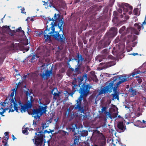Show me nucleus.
Wrapping results in <instances>:
<instances>
[{"instance_id":"48","label":"nucleus","mask_w":146,"mask_h":146,"mask_svg":"<svg viewBox=\"0 0 146 146\" xmlns=\"http://www.w3.org/2000/svg\"><path fill=\"white\" fill-rule=\"evenodd\" d=\"M108 49H105L102 50V52L103 54H106L108 53Z\"/></svg>"},{"instance_id":"1","label":"nucleus","mask_w":146,"mask_h":146,"mask_svg":"<svg viewBox=\"0 0 146 146\" xmlns=\"http://www.w3.org/2000/svg\"><path fill=\"white\" fill-rule=\"evenodd\" d=\"M48 22L46 23V28L44 32V37L46 41H50L51 36H52L55 40L61 43H64L66 40L64 34V31H55L54 26L50 25V31H49L50 28L48 27Z\"/></svg>"},{"instance_id":"53","label":"nucleus","mask_w":146,"mask_h":146,"mask_svg":"<svg viewBox=\"0 0 146 146\" xmlns=\"http://www.w3.org/2000/svg\"><path fill=\"white\" fill-rule=\"evenodd\" d=\"M24 44L25 45H27L28 44V40L27 39L25 40Z\"/></svg>"},{"instance_id":"31","label":"nucleus","mask_w":146,"mask_h":146,"mask_svg":"<svg viewBox=\"0 0 146 146\" xmlns=\"http://www.w3.org/2000/svg\"><path fill=\"white\" fill-rule=\"evenodd\" d=\"M134 125L137 127H141L142 124V122L139 120H138L135 122L134 123Z\"/></svg>"},{"instance_id":"29","label":"nucleus","mask_w":146,"mask_h":146,"mask_svg":"<svg viewBox=\"0 0 146 146\" xmlns=\"http://www.w3.org/2000/svg\"><path fill=\"white\" fill-rule=\"evenodd\" d=\"M81 65H76V68L75 69V72L78 74L80 73L81 71Z\"/></svg>"},{"instance_id":"44","label":"nucleus","mask_w":146,"mask_h":146,"mask_svg":"<svg viewBox=\"0 0 146 146\" xmlns=\"http://www.w3.org/2000/svg\"><path fill=\"white\" fill-rule=\"evenodd\" d=\"M36 32V36H39V37H40L41 35H42L43 33V31H41L40 32H39L38 31H37Z\"/></svg>"},{"instance_id":"57","label":"nucleus","mask_w":146,"mask_h":146,"mask_svg":"<svg viewBox=\"0 0 146 146\" xmlns=\"http://www.w3.org/2000/svg\"><path fill=\"white\" fill-rule=\"evenodd\" d=\"M137 36L135 35L133 37V40L132 41L133 42L134 41L137 39Z\"/></svg>"},{"instance_id":"4","label":"nucleus","mask_w":146,"mask_h":146,"mask_svg":"<svg viewBox=\"0 0 146 146\" xmlns=\"http://www.w3.org/2000/svg\"><path fill=\"white\" fill-rule=\"evenodd\" d=\"M92 86L89 84L83 82L80 88L79 93L80 95L79 98L83 99L86 98L90 93V90Z\"/></svg>"},{"instance_id":"17","label":"nucleus","mask_w":146,"mask_h":146,"mask_svg":"<svg viewBox=\"0 0 146 146\" xmlns=\"http://www.w3.org/2000/svg\"><path fill=\"white\" fill-rule=\"evenodd\" d=\"M16 32H20L21 33L22 35H24V31L22 30L21 27H19L16 30H11L10 29V33L11 36H13Z\"/></svg>"},{"instance_id":"60","label":"nucleus","mask_w":146,"mask_h":146,"mask_svg":"<svg viewBox=\"0 0 146 146\" xmlns=\"http://www.w3.org/2000/svg\"><path fill=\"white\" fill-rule=\"evenodd\" d=\"M21 82L20 81L17 83H17L16 84V85H17V88H18L19 87V85L21 84Z\"/></svg>"},{"instance_id":"39","label":"nucleus","mask_w":146,"mask_h":146,"mask_svg":"<svg viewBox=\"0 0 146 146\" xmlns=\"http://www.w3.org/2000/svg\"><path fill=\"white\" fill-rule=\"evenodd\" d=\"M75 71L74 69L73 68H72L70 66H69V69L68 70L67 72L68 73L71 74L73 71Z\"/></svg>"},{"instance_id":"18","label":"nucleus","mask_w":146,"mask_h":146,"mask_svg":"<svg viewBox=\"0 0 146 146\" xmlns=\"http://www.w3.org/2000/svg\"><path fill=\"white\" fill-rule=\"evenodd\" d=\"M4 136L3 137V143L4 146H8V142L9 138V132H6L4 133Z\"/></svg>"},{"instance_id":"8","label":"nucleus","mask_w":146,"mask_h":146,"mask_svg":"<svg viewBox=\"0 0 146 146\" xmlns=\"http://www.w3.org/2000/svg\"><path fill=\"white\" fill-rule=\"evenodd\" d=\"M87 79V74L86 73L84 74L82 76H80L79 79V81L80 82L79 84H76V80H74L72 82V83L73 86L72 87V90L74 91V92L77 91L79 93L80 88H81L80 85L82 84V82L84 80L85 82Z\"/></svg>"},{"instance_id":"56","label":"nucleus","mask_w":146,"mask_h":146,"mask_svg":"<svg viewBox=\"0 0 146 146\" xmlns=\"http://www.w3.org/2000/svg\"><path fill=\"white\" fill-rule=\"evenodd\" d=\"M116 48L115 47H114L113 48V50H112V53L114 55H115V52H116L115 50Z\"/></svg>"},{"instance_id":"49","label":"nucleus","mask_w":146,"mask_h":146,"mask_svg":"<svg viewBox=\"0 0 146 146\" xmlns=\"http://www.w3.org/2000/svg\"><path fill=\"white\" fill-rule=\"evenodd\" d=\"M146 25V22L145 21V19L143 22L142 23V24L141 23V25H142V29L144 28V25Z\"/></svg>"},{"instance_id":"14","label":"nucleus","mask_w":146,"mask_h":146,"mask_svg":"<svg viewBox=\"0 0 146 146\" xmlns=\"http://www.w3.org/2000/svg\"><path fill=\"white\" fill-rule=\"evenodd\" d=\"M130 29L127 28L126 29L125 26H123L119 31V33L121 34L123 36H125L127 34H129L130 31Z\"/></svg>"},{"instance_id":"11","label":"nucleus","mask_w":146,"mask_h":146,"mask_svg":"<svg viewBox=\"0 0 146 146\" xmlns=\"http://www.w3.org/2000/svg\"><path fill=\"white\" fill-rule=\"evenodd\" d=\"M14 91H13V92H12L10 95V97H11V104H12L13 103V104L14 105V110H12L11 109V106H12V104H11V105H10V112H13L14 111V110H16L17 112H18V107L17 106L18 105V104H17V102L16 101L15 96V97L14 99L15 100V101H14V100L13 99V96H14Z\"/></svg>"},{"instance_id":"40","label":"nucleus","mask_w":146,"mask_h":146,"mask_svg":"<svg viewBox=\"0 0 146 146\" xmlns=\"http://www.w3.org/2000/svg\"><path fill=\"white\" fill-rule=\"evenodd\" d=\"M32 101H31V102H29L27 104L25 105L27 109L31 108V107L32 106Z\"/></svg>"},{"instance_id":"51","label":"nucleus","mask_w":146,"mask_h":146,"mask_svg":"<svg viewBox=\"0 0 146 146\" xmlns=\"http://www.w3.org/2000/svg\"><path fill=\"white\" fill-rule=\"evenodd\" d=\"M108 58L111 59H112L113 60H114L115 59V58L114 57H113L112 55H109L108 56Z\"/></svg>"},{"instance_id":"12","label":"nucleus","mask_w":146,"mask_h":146,"mask_svg":"<svg viewBox=\"0 0 146 146\" xmlns=\"http://www.w3.org/2000/svg\"><path fill=\"white\" fill-rule=\"evenodd\" d=\"M74 143L75 145H78L80 144V140L81 139V136L80 133H75L73 136Z\"/></svg>"},{"instance_id":"30","label":"nucleus","mask_w":146,"mask_h":146,"mask_svg":"<svg viewBox=\"0 0 146 146\" xmlns=\"http://www.w3.org/2000/svg\"><path fill=\"white\" fill-rule=\"evenodd\" d=\"M75 128H77L76 125V124H73L71 126L69 127V129L70 131L72 132H75Z\"/></svg>"},{"instance_id":"61","label":"nucleus","mask_w":146,"mask_h":146,"mask_svg":"<svg viewBox=\"0 0 146 146\" xmlns=\"http://www.w3.org/2000/svg\"><path fill=\"white\" fill-rule=\"evenodd\" d=\"M123 9L121 8H120L119 9L118 11L120 13H122V12Z\"/></svg>"},{"instance_id":"24","label":"nucleus","mask_w":146,"mask_h":146,"mask_svg":"<svg viewBox=\"0 0 146 146\" xmlns=\"http://www.w3.org/2000/svg\"><path fill=\"white\" fill-rule=\"evenodd\" d=\"M7 100H6L4 102H1L0 104L1 106V108L4 110L5 108H8L9 104L7 102Z\"/></svg>"},{"instance_id":"19","label":"nucleus","mask_w":146,"mask_h":146,"mask_svg":"<svg viewBox=\"0 0 146 146\" xmlns=\"http://www.w3.org/2000/svg\"><path fill=\"white\" fill-rule=\"evenodd\" d=\"M118 5L119 7H123V6H125L127 8H128V11H132L133 9V7L127 3H119Z\"/></svg>"},{"instance_id":"2","label":"nucleus","mask_w":146,"mask_h":146,"mask_svg":"<svg viewBox=\"0 0 146 146\" xmlns=\"http://www.w3.org/2000/svg\"><path fill=\"white\" fill-rule=\"evenodd\" d=\"M127 77L125 75L115 76L113 81L110 82L108 86L101 89L99 92V95H101L108 92H111L113 89H117L121 83L129 80Z\"/></svg>"},{"instance_id":"43","label":"nucleus","mask_w":146,"mask_h":146,"mask_svg":"<svg viewBox=\"0 0 146 146\" xmlns=\"http://www.w3.org/2000/svg\"><path fill=\"white\" fill-rule=\"evenodd\" d=\"M61 133L63 136H65L66 135H68V133L67 132L65 131L64 130H62L61 131Z\"/></svg>"},{"instance_id":"38","label":"nucleus","mask_w":146,"mask_h":146,"mask_svg":"<svg viewBox=\"0 0 146 146\" xmlns=\"http://www.w3.org/2000/svg\"><path fill=\"white\" fill-rule=\"evenodd\" d=\"M103 113H104V114H105L106 115V116L108 115V117L110 118H111V119L112 118V116L111 115V114L110 112H108V111H106H106H104V112H103Z\"/></svg>"},{"instance_id":"35","label":"nucleus","mask_w":146,"mask_h":146,"mask_svg":"<svg viewBox=\"0 0 146 146\" xmlns=\"http://www.w3.org/2000/svg\"><path fill=\"white\" fill-rule=\"evenodd\" d=\"M77 57L78 59H79L81 60V62L83 61L84 60V58L82 57V56L79 53L77 54Z\"/></svg>"},{"instance_id":"16","label":"nucleus","mask_w":146,"mask_h":146,"mask_svg":"<svg viewBox=\"0 0 146 146\" xmlns=\"http://www.w3.org/2000/svg\"><path fill=\"white\" fill-rule=\"evenodd\" d=\"M17 104H18V105L17 106L18 107L17 112H18V110H20L22 113L23 111L24 112L26 111V109H27L26 106L25 105L24 106L23 105L21 102L20 100L18 102Z\"/></svg>"},{"instance_id":"55","label":"nucleus","mask_w":146,"mask_h":146,"mask_svg":"<svg viewBox=\"0 0 146 146\" xmlns=\"http://www.w3.org/2000/svg\"><path fill=\"white\" fill-rule=\"evenodd\" d=\"M15 76L17 80L19 79L20 77H21V76L20 75V74H18V75Z\"/></svg>"},{"instance_id":"13","label":"nucleus","mask_w":146,"mask_h":146,"mask_svg":"<svg viewBox=\"0 0 146 146\" xmlns=\"http://www.w3.org/2000/svg\"><path fill=\"white\" fill-rule=\"evenodd\" d=\"M117 131L119 132H123L126 129L125 124L122 121H119L117 123Z\"/></svg>"},{"instance_id":"52","label":"nucleus","mask_w":146,"mask_h":146,"mask_svg":"<svg viewBox=\"0 0 146 146\" xmlns=\"http://www.w3.org/2000/svg\"><path fill=\"white\" fill-rule=\"evenodd\" d=\"M50 133V132L48 131L47 130H43V131H42V134H43V135H44V136H45V135H44V134L46 133Z\"/></svg>"},{"instance_id":"47","label":"nucleus","mask_w":146,"mask_h":146,"mask_svg":"<svg viewBox=\"0 0 146 146\" xmlns=\"http://www.w3.org/2000/svg\"><path fill=\"white\" fill-rule=\"evenodd\" d=\"M107 109L106 107H103L101 110V112L102 113L104 112L105 111H106Z\"/></svg>"},{"instance_id":"36","label":"nucleus","mask_w":146,"mask_h":146,"mask_svg":"<svg viewBox=\"0 0 146 146\" xmlns=\"http://www.w3.org/2000/svg\"><path fill=\"white\" fill-rule=\"evenodd\" d=\"M22 132L23 134L27 135L28 133V130H29L28 127H26L22 128Z\"/></svg>"},{"instance_id":"3","label":"nucleus","mask_w":146,"mask_h":146,"mask_svg":"<svg viewBox=\"0 0 146 146\" xmlns=\"http://www.w3.org/2000/svg\"><path fill=\"white\" fill-rule=\"evenodd\" d=\"M117 33V29L116 27H111L106 33L103 39L99 42L98 48L100 49L107 47L110 44L113 38L116 35Z\"/></svg>"},{"instance_id":"26","label":"nucleus","mask_w":146,"mask_h":146,"mask_svg":"<svg viewBox=\"0 0 146 146\" xmlns=\"http://www.w3.org/2000/svg\"><path fill=\"white\" fill-rule=\"evenodd\" d=\"M113 15L114 17L112 20V21L115 23L118 21V18L117 17L118 13L117 11H114L113 12Z\"/></svg>"},{"instance_id":"37","label":"nucleus","mask_w":146,"mask_h":146,"mask_svg":"<svg viewBox=\"0 0 146 146\" xmlns=\"http://www.w3.org/2000/svg\"><path fill=\"white\" fill-rule=\"evenodd\" d=\"M141 72V71L137 70H135L132 73V75L133 76V77H134V76L136 75H137L138 74H139Z\"/></svg>"},{"instance_id":"64","label":"nucleus","mask_w":146,"mask_h":146,"mask_svg":"<svg viewBox=\"0 0 146 146\" xmlns=\"http://www.w3.org/2000/svg\"><path fill=\"white\" fill-rule=\"evenodd\" d=\"M39 101H38V103L40 104V105H45L44 104H43L42 103H41V100H42V99H40V98H39Z\"/></svg>"},{"instance_id":"62","label":"nucleus","mask_w":146,"mask_h":146,"mask_svg":"<svg viewBox=\"0 0 146 146\" xmlns=\"http://www.w3.org/2000/svg\"><path fill=\"white\" fill-rule=\"evenodd\" d=\"M48 20L49 21H52L53 22V23L54 22V20L52 18H51L48 17Z\"/></svg>"},{"instance_id":"32","label":"nucleus","mask_w":146,"mask_h":146,"mask_svg":"<svg viewBox=\"0 0 146 146\" xmlns=\"http://www.w3.org/2000/svg\"><path fill=\"white\" fill-rule=\"evenodd\" d=\"M88 134V131L87 130H83L81 131L80 135L81 137H86Z\"/></svg>"},{"instance_id":"25","label":"nucleus","mask_w":146,"mask_h":146,"mask_svg":"<svg viewBox=\"0 0 146 146\" xmlns=\"http://www.w3.org/2000/svg\"><path fill=\"white\" fill-rule=\"evenodd\" d=\"M41 127L40 128H39L38 129V130H40L38 132H41L42 133V131H43V130L44 128H46L48 127V126L46 125V122H44V123H42L41 124Z\"/></svg>"},{"instance_id":"58","label":"nucleus","mask_w":146,"mask_h":146,"mask_svg":"<svg viewBox=\"0 0 146 146\" xmlns=\"http://www.w3.org/2000/svg\"><path fill=\"white\" fill-rule=\"evenodd\" d=\"M118 115V112H117L116 113H114L113 114V115L114 117H117Z\"/></svg>"},{"instance_id":"27","label":"nucleus","mask_w":146,"mask_h":146,"mask_svg":"<svg viewBox=\"0 0 146 146\" xmlns=\"http://www.w3.org/2000/svg\"><path fill=\"white\" fill-rule=\"evenodd\" d=\"M54 89H53L52 91H51V94H53L54 95L53 96V99L54 100H56L57 98V97H59L60 95V92H58V93H56V92H54L53 94V91H54Z\"/></svg>"},{"instance_id":"10","label":"nucleus","mask_w":146,"mask_h":146,"mask_svg":"<svg viewBox=\"0 0 146 146\" xmlns=\"http://www.w3.org/2000/svg\"><path fill=\"white\" fill-rule=\"evenodd\" d=\"M47 107L46 106L44 107L42 106H39L38 108L33 110L34 114H40L42 115L43 114L46 113Z\"/></svg>"},{"instance_id":"45","label":"nucleus","mask_w":146,"mask_h":146,"mask_svg":"<svg viewBox=\"0 0 146 146\" xmlns=\"http://www.w3.org/2000/svg\"><path fill=\"white\" fill-rule=\"evenodd\" d=\"M8 109V108H5L2 111L0 112V114L2 115L3 116H4V115H3V114L4 112H5V110H7Z\"/></svg>"},{"instance_id":"50","label":"nucleus","mask_w":146,"mask_h":146,"mask_svg":"<svg viewBox=\"0 0 146 146\" xmlns=\"http://www.w3.org/2000/svg\"><path fill=\"white\" fill-rule=\"evenodd\" d=\"M106 143L104 142H102L99 145H96V146H106Z\"/></svg>"},{"instance_id":"6","label":"nucleus","mask_w":146,"mask_h":146,"mask_svg":"<svg viewBox=\"0 0 146 146\" xmlns=\"http://www.w3.org/2000/svg\"><path fill=\"white\" fill-rule=\"evenodd\" d=\"M44 66L45 64H44L42 66L39 67L38 72H39L40 76L44 80H47L52 74V67L50 70L48 69L46 70Z\"/></svg>"},{"instance_id":"59","label":"nucleus","mask_w":146,"mask_h":146,"mask_svg":"<svg viewBox=\"0 0 146 146\" xmlns=\"http://www.w3.org/2000/svg\"><path fill=\"white\" fill-rule=\"evenodd\" d=\"M36 57V56L34 55L32 57V58H31V62H33V60L34 59H35Z\"/></svg>"},{"instance_id":"33","label":"nucleus","mask_w":146,"mask_h":146,"mask_svg":"<svg viewBox=\"0 0 146 146\" xmlns=\"http://www.w3.org/2000/svg\"><path fill=\"white\" fill-rule=\"evenodd\" d=\"M32 114L33 115L36 114V115L34 116V118L36 119L37 121H38L40 120V117L41 116L40 115V114H34L33 110V111Z\"/></svg>"},{"instance_id":"23","label":"nucleus","mask_w":146,"mask_h":146,"mask_svg":"<svg viewBox=\"0 0 146 146\" xmlns=\"http://www.w3.org/2000/svg\"><path fill=\"white\" fill-rule=\"evenodd\" d=\"M44 3L43 5L45 6V8H47L48 7L51 8L52 7H54L53 4L51 2V1H49L47 2H46L45 1H43Z\"/></svg>"},{"instance_id":"22","label":"nucleus","mask_w":146,"mask_h":146,"mask_svg":"<svg viewBox=\"0 0 146 146\" xmlns=\"http://www.w3.org/2000/svg\"><path fill=\"white\" fill-rule=\"evenodd\" d=\"M105 65L104 66V68H107L109 67H111L115 64L116 62L115 61H111L109 62L104 63Z\"/></svg>"},{"instance_id":"34","label":"nucleus","mask_w":146,"mask_h":146,"mask_svg":"<svg viewBox=\"0 0 146 146\" xmlns=\"http://www.w3.org/2000/svg\"><path fill=\"white\" fill-rule=\"evenodd\" d=\"M106 58V56L103 55H101L97 57V59L99 62H101L102 60V59H104Z\"/></svg>"},{"instance_id":"54","label":"nucleus","mask_w":146,"mask_h":146,"mask_svg":"<svg viewBox=\"0 0 146 146\" xmlns=\"http://www.w3.org/2000/svg\"><path fill=\"white\" fill-rule=\"evenodd\" d=\"M15 71L16 72L14 73L13 74L15 76L18 75V74H20V73H19L18 72V70L15 69Z\"/></svg>"},{"instance_id":"46","label":"nucleus","mask_w":146,"mask_h":146,"mask_svg":"<svg viewBox=\"0 0 146 146\" xmlns=\"http://www.w3.org/2000/svg\"><path fill=\"white\" fill-rule=\"evenodd\" d=\"M18 8H21V13H25L26 12H25V8L24 7H18Z\"/></svg>"},{"instance_id":"41","label":"nucleus","mask_w":146,"mask_h":146,"mask_svg":"<svg viewBox=\"0 0 146 146\" xmlns=\"http://www.w3.org/2000/svg\"><path fill=\"white\" fill-rule=\"evenodd\" d=\"M138 8H135L134 9L133 13L134 15H138Z\"/></svg>"},{"instance_id":"9","label":"nucleus","mask_w":146,"mask_h":146,"mask_svg":"<svg viewBox=\"0 0 146 146\" xmlns=\"http://www.w3.org/2000/svg\"><path fill=\"white\" fill-rule=\"evenodd\" d=\"M41 132H37L35 133L36 135L35 139H34L33 140L34 143L36 146H41L42 145L43 142V137H45V136L43 135Z\"/></svg>"},{"instance_id":"28","label":"nucleus","mask_w":146,"mask_h":146,"mask_svg":"<svg viewBox=\"0 0 146 146\" xmlns=\"http://www.w3.org/2000/svg\"><path fill=\"white\" fill-rule=\"evenodd\" d=\"M129 92L131 93V95L133 96H134L136 94V91L135 90L133 89V88H130L129 90Z\"/></svg>"},{"instance_id":"15","label":"nucleus","mask_w":146,"mask_h":146,"mask_svg":"<svg viewBox=\"0 0 146 146\" xmlns=\"http://www.w3.org/2000/svg\"><path fill=\"white\" fill-rule=\"evenodd\" d=\"M141 25L140 23H136L134 25V26L135 29H133V31L134 32V34L137 35H138L139 34V32L140 31L141 28H142V25Z\"/></svg>"},{"instance_id":"42","label":"nucleus","mask_w":146,"mask_h":146,"mask_svg":"<svg viewBox=\"0 0 146 146\" xmlns=\"http://www.w3.org/2000/svg\"><path fill=\"white\" fill-rule=\"evenodd\" d=\"M123 7H120V8H121L123 10V11L124 12H127L128 11V8H127V7H125V6H123Z\"/></svg>"},{"instance_id":"21","label":"nucleus","mask_w":146,"mask_h":146,"mask_svg":"<svg viewBox=\"0 0 146 146\" xmlns=\"http://www.w3.org/2000/svg\"><path fill=\"white\" fill-rule=\"evenodd\" d=\"M28 90L29 91L25 90L24 91V93L26 94V96H28L29 97H30V100L29 102H31V101H32V102L34 101V100L33 99V97L32 96H31V94H33V90H32L31 89L29 90V89H28Z\"/></svg>"},{"instance_id":"20","label":"nucleus","mask_w":146,"mask_h":146,"mask_svg":"<svg viewBox=\"0 0 146 146\" xmlns=\"http://www.w3.org/2000/svg\"><path fill=\"white\" fill-rule=\"evenodd\" d=\"M113 89L114 93L112 94L113 96L112 100H113L114 99H117L118 100H119V92L117 91V89Z\"/></svg>"},{"instance_id":"63","label":"nucleus","mask_w":146,"mask_h":146,"mask_svg":"<svg viewBox=\"0 0 146 146\" xmlns=\"http://www.w3.org/2000/svg\"><path fill=\"white\" fill-rule=\"evenodd\" d=\"M85 61L86 62H87L88 63H89V62H90V60L89 58H86L85 59Z\"/></svg>"},{"instance_id":"7","label":"nucleus","mask_w":146,"mask_h":146,"mask_svg":"<svg viewBox=\"0 0 146 146\" xmlns=\"http://www.w3.org/2000/svg\"><path fill=\"white\" fill-rule=\"evenodd\" d=\"M83 99L78 98L76 100V104L75 105L74 109L78 111L81 113H84L88 109V104L83 105L81 103Z\"/></svg>"},{"instance_id":"5","label":"nucleus","mask_w":146,"mask_h":146,"mask_svg":"<svg viewBox=\"0 0 146 146\" xmlns=\"http://www.w3.org/2000/svg\"><path fill=\"white\" fill-rule=\"evenodd\" d=\"M54 21L55 22L53 23L51 22L50 25H52L55 26H58L60 31H64V22L63 17H61L60 15L59 14L55 13L54 16Z\"/></svg>"}]
</instances>
